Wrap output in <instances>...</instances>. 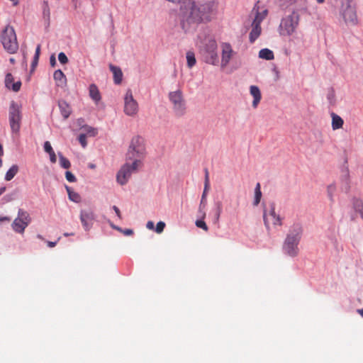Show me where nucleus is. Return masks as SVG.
<instances>
[{
    "label": "nucleus",
    "instance_id": "nucleus-42",
    "mask_svg": "<svg viewBox=\"0 0 363 363\" xmlns=\"http://www.w3.org/2000/svg\"><path fill=\"white\" fill-rule=\"evenodd\" d=\"M44 150L48 154H50V152L54 151L52 147V146H51V144H50V143L49 141L45 142V143H44Z\"/></svg>",
    "mask_w": 363,
    "mask_h": 363
},
{
    "label": "nucleus",
    "instance_id": "nucleus-15",
    "mask_svg": "<svg viewBox=\"0 0 363 363\" xmlns=\"http://www.w3.org/2000/svg\"><path fill=\"white\" fill-rule=\"evenodd\" d=\"M234 52L231 47H223L221 57V68H225L233 57Z\"/></svg>",
    "mask_w": 363,
    "mask_h": 363
},
{
    "label": "nucleus",
    "instance_id": "nucleus-23",
    "mask_svg": "<svg viewBox=\"0 0 363 363\" xmlns=\"http://www.w3.org/2000/svg\"><path fill=\"white\" fill-rule=\"evenodd\" d=\"M261 30L262 29L260 25L253 24V23H252V30L249 35L250 43H253L255 41V40L259 36Z\"/></svg>",
    "mask_w": 363,
    "mask_h": 363
},
{
    "label": "nucleus",
    "instance_id": "nucleus-41",
    "mask_svg": "<svg viewBox=\"0 0 363 363\" xmlns=\"http://www.w3.org/2000/svg\"><path fill=\"white\" fill-rule=\"evenodd\" d=\"M58 60L60 62V63H62L63 65L67 63V62H68L67 57L66 56V55L64 52H60L58 55Z\"/></svg>",
    "mask_w": 363,
    "mask_h": 363
},
{
    "label": "nucleus",
    "instance_id": "nucleus-9",
    "mask_svg": "<svg viewBox=\"0 0 363 363\" xmlns=\"http://www.w3.org/2000/svg\"><path fill=\"white\" fill-rule=\"evenodd\" d=\"M138 104L133 98L132 91L128 89L124 96V112L130 116H135L138 112Z\"/></svg>",
    "mask_w": 363,
    "mask_h": 363
},
{
    "label": "nucleus",
    "instance_id": "nucleus-50",
    "mask_svg": "<svg viewBox=\"0 0 363 363\" xmlns=\"http://www.w3.org/2000/svg\"><path fill=\"white\" fill-rule=\"evenodd\" d=\"M146 226L148 229L152 230L154 228V223L152 221H148Z\"/></svg>",
    "mask_w": 363,
    "mask_h": 363
},
{
    "label": "nucleus",
    "instance_id": "nucleus-12",
    "mask_svg": "<svg viewBox=\"0 0 363 363\" xmlns=\"http://www.w3.org/2000/svg\"><path fill=\"white\" fill-rule=\"evenodd\" d=\"M203 60L213 65H216L218 62V55L216 50V47H203L201 50Z\"/></svg>",
    "mask_w": 363,
    "mask_h": 363
},
{
    "label": "nucleus",
    "instance_id": "nucleus-27",
    "mask_svg": "<svg viewBox=\"0 0 363 363\" xmlns=\"http://www.w3.org/2000/svg\"><path fill=\"white\" fill-rule=\"evenodd\" d=\"M259 57L262 59L271 60L274 59L273 52L267 48L262 49L259 52Z\"/></svg>",
    "mask_w": 363,
    "mask_h": 363
},
{
    "label": "nucleus",
    "instance_id": "nucleus-63",
    "mask_svg": "<svg viewBox=\"0 0 363 363\" xmlns=\"http://www.w3.org/2000/svg\"><path fill=\"white\" fill-rule=\"evenodd\" d=\"M362 218L363 219V216L362 217Z\"/></svg>",
    "mask_w": 363,
    "mask_h": 363
},
{
    "label": "nucleus",
    "instance_id": "nucleus-10",
    "mask_svg": "<svg viewBox=\"0 0 363 363\" xmlns=\"http://www.w3.org/2000/svg\"><path fill=\"white\" fill-rule=\"evenodd\" d=\"M263 218L264 225L267 229L269 228L270 223L274 225H282V219L279 215L276 213L274 203L270 205L269 211L264 210Z\"/></svg>",
    "mask_w": 363,
    "mask_h": 363
},
{
    "label": "nucleus",
    "instance_id": "nucleus-19",
    "mask_svg": "<svg viewBox=\"0 0 363 363\" xmlns=\"http://www.w3.org/2000/svg\"><path fill=\"white\" fill-rule=\"evenodd\" d=\"M89 96L95 102V104H97L101 101V94H100V91L96 84H91L89 86Z\"/></svg>",
    "mask_w": 363,
    "mask_h": 363
},
{
    "label": "nucleus",
    "instance_id": "nucleus-4",
    "mask_svg": "<svg viewBox=\"0 0 363 363\" xmlns=\"http://www.w3.org/2000/svg\"><path fill=\"white\" fill-rule=\"evenodd\" d=\"M169 99L172 104V108L177 116H182L186 113V103L181 90L171 91Z\"/></svg>",
    "mask_w": 363,
    "mask_h": 363
},
{
    "label": "nucleus",
    "instance_id": "nucleus-14",
    "mask_svg": "<svg viewBox=\"0 0 363 363\" xmlns=\"http://www.w3.org/2000/svg\"><path fill=\"white\" fill-rule=\"evenodd\" d=\"M94 219V215L91 211H82L80 213V220L82 223L84 228L86 230L90 229L92 225L93 220Z\"/></svg>",
    "mask_w": 363,
    "mask_h": 363
},
{
    "label": "nucleus",
    "instance_id": "nucleus-40",
    "mask_svg": "<svg viewBox=\"0 0 363 363\" xmlns=\"http://www.w3.org/2000/svg\"><path fill=\"white\" fill-rule=\"evenodd\" d=\"M78 140L83 147L86 146V136L85 134H80L79 135Z\"/></svg>",
    "mask_w": 363,
    "mask_h": 363
},
{
    "label": "nucleus",
    "instance_id": "nucleus-54",
    "mask_svg": "<svg viewBox=\"0 0 363 363\" xmlns=\"http://www.w3.org/2000/svg\"><path fill=\"white\" fill-rule=\"evenodd\" d=\"M349 177H350L349 172H348V170H346L345 174V182H346L347 184L349 182Z\"/></svg>",
    "mask_w": 363,
    "mask_h": 363
},
{
    "label": "nucleus",
    "instance_id": "nucleus-22",
    "mask_svg": "<svg viewBox=\"0 0 363 363\" xmlns=\"http://www.w3.org/2000/svg\"><path fill=\"white\" fill-rule=\"evenodd\" d=\"M261 30L262 29L260 25L253 24V23H252V30L249 35L250 43H253L255 41V40L259 36Z\"/></svg>",
    "mask_w": 363,
    "mask_h": 363
},
{
    "label": "nucleus",
    "instance_id": "nucleus-44",
    "mask_svg": "<svg viewBox=\"0 0 363 363\" xmlns=\"http://www.w3.org/2000/svg\"><path fill=\"white\" fill-rule=\"evenodd\" d=\"M4 48H6L7 52H9L10 53H15L17 52L18 47H4Z\"/></svg>",
    "mask_w": 363,
    "mask_h": 363
},
{
    "label": "nucleus",
    "instance_id": "nucleus-43",
    "mask_svg": "<svg viewBox=\"0 0 363 363\" xmlns=\"http://www.w3.org/2000/svg\"><path fill=\"white\" fill-rule=\"evenodd\" d=\"M49 155H50V162L53 164L55 163L57 161V157H56V155H55V152L53 151V152H50L49 154Z\"/></svg>",
    "mask_w": 363,
    "mask_h": 363
},
{
    "label": "nucleus",
    "instance_id": "nucleus-30",
    "mask_svg": "<svg viewBox=\"0 0 363 363\" xmlns=\"http://www.w3.org/2000/svg\"><path fill=\"white\" fill-rule=\"evenodd\" d=\"M186 61H187V66L189 68L193 67L196 62L195 55L193 52L189 51L186 53Z\"/></svg>",
    "mask_w": 363,
    "mask_h": 363
},
{
    "label": "nucleus",
    "instance_id": "nucleus-58",
    "mask_svg": "<svg viewBox=\"0 0 363 363\" xmlns=\"http://www.w3.org/2000/svg\"><path fill=\"white\" fill-rule=\"evenodd\" d=\"M90 133H91L92 135H95L96 134V130L95 129H92Z\"/></svg>",
    "mask_w": 363,
    "mask_h": 363
},
{
    "label": "nucleus",
    "instance_id": "nucleus-33",
    "mask_svg": "<svg viewBox=\"0 0 363 363\" xmlns=\"http://www.w3.org/2000/svg\"><path fill=\"white\" fill-rule=\"evenodd\" d=\"M336 191V186L334 184H331L327 187V193L329 197V199L333 202L334 201V194Z\"/></svg>",
    "mask_w": 363,
    "mask_h": 363
},
{
    "label": "nucleus",
    "instance_id": "nucleus-11",
    "mask_svg": "<svg viewBox=\"0 0 363 363\" xmlns=\"http://www.w3.org/2000/svg\"><path fill=\"white\" fill-rule=\"evenodd\" d=\"M1 42L2 45H17V38L15 30L12 26H6L2 30L1 35Z\"/></svg>",
    "mask_w": 363,
    "mask_h": 363
},
{
    "label": "nucleus",
    "instance_id": "nucleus-28",
    "mask_svg": "<svg viewBox=\"0 0 363 363\" xmlns=\"http://www.w3.org/2000/svg\"><path fill=\"white\" fill-rule=\"evenodd\" d=\"M18 167L16 164H13L6 173L5 180L11 181L18 173Z\"/></svg>",
    "mask_w": 363,
    "mask_h": 363
},
{
    "label": "nucleus",
    "instance_id": "nucleus-51",
    "mask_svg": "<svg viewBox=\"0 0 363 363\" xmlns=\"http://www.w3.org/2000/svg\"><path fill=\"white\" fill-rule=\"evenodd\" d=\"M210 188V184L209 183H204V189L203 192H205V194H207L208 191Z\"/></svg>",
    "mask_w": 363,
    "mask_h": 363
},
{
    "label": "nucleus",
    "instance_id": "nucleus-62",
    "mask_svg": "<svg viewBox=\"0 0 363 363\" xmlns=\"http://www.w3.org/2000/svg\"><path fill=\"white\" fill-rule=\"evenodd\" d=\"M223 45L228 46V45H230V44L229 43H224Z\"/></svg>",
    "mask_w": 363,
    "mask_h": 363
},
{
    "label": "nucleus",
    "instance_id": "nucleus-36",
    "mask_svg": "<svg viewBox=\"0 0 363 363\" xmlns=\"http://www.w3.org/2000/svg\"><path fill=\"white\" fill-rule=\"evenodd\" d=\"M165 223L163 221H160L157 223L155 231L157 233H161L163 232L165 228Z\"/></svg>",
    "mask_w": 363,
    "mask_h": 363
},
{
    "label": "nucleus",
    "instance_id": "nucleus-8",
    "mask_svg": "<svg viewBox=\"0 0 363 363\" xmlns=\"http://www.w3.org/2000/svg\"><path fill=\"white\" fill-rule=\"evenodd\" d=\"M30 221L31 218L29 213L23 209H19L18 216L12 223V228L16 233H23Z\"/></svg>",
    "mask_w": 363,
    "mask_h": 363
},
{
    "label": "nucleus",
    "instance_id": "nucleus-45",
    "mask_svg": "<svg viewBox=\"0 0 363 363\" xmlns=\"http://www.w3.org/2000/svg\"><path fill=\"white\" fill-rule=\"evenodd\" d=\"M113 209L114 210V211H115L116 216H118V218L119 219H121L122 217H121V211H120L119 208L117 206H113Z\"/></svg>",
    "mask_w": 363,
    "mask_h": 363
},
{
    "label": "nucleus",
    "instance_id": "nucleus-46",
    "mask_svg": "<svg viewBox=\"0 0 363 363\" xmlns=\"http://www.w3.org/2000/svg\"><path fill=\"white\" fill-rule=\"evenodd\" d=\"M217 206H218V209H217V218H219L220 216V214L221 213V211H222V205H221V203L220 202H218L217 203Z\"/></svg>",
    "mask_w": 363,
    "mask_h": 363
},
{
    "label": "nucleus",
    "instance_id": "nucleus-38",
    "mask_svg": "<svg viewBox=\"0 0 363 363\" xmlns=\"http://www.w3.org/2000/svg\"><path fill=\"white\" fill-rule=\"evenodd\" d=\"M206 194H205V192H203L201 203L199 205V211L200 212H203V209L206 206Z\"/></svg>",
    "mask_w": 363,
    "mask_h": 363
},
{
    "label": "nucleus",
    "instance_id": "nucleus-61",
    "mask_svg": "<svg viewBox=\"0 0 363 363\" xmlns=\"http://www.w3.org/2000/svg\"><path fill=\"white\" fill-rule=\"evenodd\" d=\"M10 60V62H11V63H13V64L15 62V60H14L13 58H10V60Z\"/></svg>",
    "mask_w": 363,
    "mask_h": 363
},
{
    "label": "nucleus",
    "instance_id": "nucleus-18",
    "mask_svg": "<svg viewBox=\"0 0 363 363\" xmlns=\"http://www.w3.org/2000/svg\"><path fill=\"white\" fill-rule=\"evenodd\" d=\"M54 79L58 86H65L67 84V78L62 70L57 69L55 71L53 74Z\"/></svg>",
    "mask_w": 363,
    "mask_h": 363
},
{
    "label": "nucleus",
    "instance_id": "nucleus-6",
    "mask_svg": "<svg viewBox=\"0 0 363 363\" xmlns=\"http://www.w3.org/2000/svg\"><path fill=\"white\" fill-rule=\"evenodd\" d=\"M9 124L13 133H18L21 128V111L20 106L11 101L9 106Z\"/></svg>",
    "mask_w": 363,
    "mask_h": 363
},
{
    "label": "nucleus",
    "instance_id": "nucleus-48",
    "mask_svg": "<svg viewBox=\"0 0 363 363\" xmlns=\"http://www.w3.org/2000/svg\"><path fill=\"white\" fill-rule=\"evenodd\" d=\"M50 65L52 67H54L56 64V60H55V55H51L50 57Z\"/></svg>",
    "mask_w": 363,
    "mask_h": 363
},
{
    "label": "nucleus",
    "instance_id": "nucleus-57",
    "mask_svg": "<svg viewBox=\"0 0 363 363\" xmlns=\"http://www.w3.org/2000/svg\"><path fill=\"white\" fill-rule=\"evenodd\" d=\"M3 155H4L3 147H2V145L0 144V157L3 156Z\"/></svg>",
    "mask_w": 363,
    "mask_h": 363
},
{
    "label": "nucleus",
    "instance_id": "nucleus-26",
    "mask_svg": "<svg viewBox=\"0 0 363 363\" xmlns=\"http://www.w3.org/2000/svg\"><path fill=\"white\" fill-rule=\"evenodd\" d=\"M251 14L255 15V17H254V19L252 21L253 24L260 25L261 22L264 19L259 14V7L257 6V4H255V6L253 7Z\"/></svg>",
    "mask_w": 363,
    "mask_h": 363
},
{
    "label": "nucleus",
    "instance_id": "nucleus-24",
    "mask_svg": "<svg viewBox=\"0 0 363 363\" xmlns=\"http://www.w3.org/2000/svg\"><path fill=\"white\" fill-rule=\"evenodd\" d=\"M332 118V128L333 130H337L342 128L344 121L343 119L338 115L335 113H331Z\"/></svg>",
    "mask_w": 363,
    "mask_h": 363
},
{
    "label": "nucleus",
    "instance_id": "nucleus-25",
    "mask_svg": "<svg viewBox=\"0 0 363 363\" xmlns=\"http://www.w3.org/2000/svg\"><path fill=\"white\" fill-rule=\"evenodd\" d=\"M65 188L68 194V197L72 201L75 203H79L81 201V196L78 193L73 191V189L68 186H65Z\"/></svg>",
    "mask_w": 363,
    "mask_h": 363
},
{
    "label": "nucleus",
    "instance_id": "nucleus-1",
    "mask_svg": "<svg viewBox=\"0 0 363 363\" xmlns=\"http://www.w3.org/2000/svg\"><path fill=\"white\" fill-rule=\"evenodd\" d=\"M303 228L299 223L292 225L283 244V251L290 257H296L299 252L298 244L301 239Z\"/></svg>",
    "mask_w": 363,
    "mask_h": 363
},
{
    "label": "nucleus",
    "instance_id": "nucleus-60",
    "mask_svg": "<svg viewBox=\"0 0 363 363\" xmlns=\"http://www.w3.org/2000/svg\"><path fill=\"white\" fill-rule=\"evenodd\" d=\"M318 4H322L325 0H316Z\"/></svg>",
    "mask_w": 363,
    "mask_h": 363
},
{
    "label": "nucleus",
    "instance_id": "nucleus-56",
    "mask_svg": "<svg viewBox=\"0 0 363 363\" xmlns=\"http://www.w3.org/2000/svg\"><path fill=\"white\" fill-rule=\"evenodd\" d=\"M5 191H6V187H5V186H4V187H1V188H0V196H1V194H3L5 192Z\"/></svg>",
    "mask_w": 363,
    "mask_h": 363
},
{
    "label": "nucleus",
    "instance_id": "nucleus-52",
    "mask_svg": "<svg viewBox=\"0 0 363 363\" xmlns=\"http://www.w3.org/2000/svg\"><path fill=\"white\" fill-rule=\"evenodd\" d=\"M268 13L267 9H264L262 12H259V14L262 16V18H265Z\"/></svg>",
    "mask_w": 363,
    "mask_h": 363
},
{
    "label": "nucleus",
    "instance_id": "nucleus-16",
    "mask_svg": "<svg viewBox=\"0 0 363 363\" xmlns=\"http://www.w3.org/2000/svg\"><path fill=\"white\" fill-rule=\"evenodd\" d=\"M5 86L8 89H11L13 91H18L21 86V81L13 83V77L11 73H8L5 77Z\"/></svg>",
    "mask_w": 363,
    "mask_h": 363
},
{
    "label": "nucleus",
    "instance_id": "nucleus-29",
    "mask_svg": "<svg viewBox=\"0 0 363 363\" xmlns=\"http://www.w3.org/2000/svg\"><path fill=\"white\" fill-rule=\"evenodd\" d=\"M261 198H262V191H261L260 184L257 183L256 184V186L255 189V199H254L253 204L255 206H257L260 202Z\"/></svg>",
    "mask_w": 363,
    "mask_h": 363
},
{
    "label": "nucleus",
    "instance_id": "nucleus-17",
    "mask_svg": "<svg viewBox=\"0 0 363 363\" xmlns=\"http://www.w3.org/2000/svg\"><path fill=\"white\" fill-rule=\"evenodd\" d=\"M250 94L253 97L252 106L257 108L262 99L261 91L258 86L252 85L250 87Z\"/></svg>",
    "mask_w": 363,
    "mask_h": 363
},
{
    "label": "nucleus",
    "instance_id": "nucleus-35",
    "mask_svg": "<svg viewBox=\"0 0 363 363\" xmlns=\"http://www.w3.org/2000/svg\"><path fill=\"white\" fill-rule=\"evenodd\" d=\"M354 208L360 214L361 217L363 216V202L362 201L356 200L354 202Z\"/></svg>",
    "mask_w": 363,
    "mask_h": 363
},
{
    "label": "nucleus",
    "instance_id": "nucleus-32",
    "mask_svg": "<svg viewBox=\"0 0 363 363\" xmlns=\"http://www.w3.org/2000/svg\"><path fill=\"white\" fill-rule=\"evenodd\" d=\"M60 166L64 169H69L71 163L68 159L65 157L60 152L58 153Z\"/></svg>",
    "mask_w": 363,
    "mask_h": 363
},
{
    "label": "nucleus",
    "instance_id": "nucleus-3",
    "mask_svg": "<svg viewBox=\"0 0 363 363\" xmlns=\"http://www.w3.org/2000/svg\"><path fill=\"white\" fill-rule=\"evenodd\" d=\"M143 166L135 162H128L121 167L116 174V180L121 185H125L128 182L131 175L136 173Z\"/></svg>",
    "mask_w": 363,
    "mask_h": 363
},
{
    "label": "nucleus",
    "instance_id": "nucleus-59",
    "mask_svg": "<svg viewBox=\"0 0 363 363\" xmlns=\"http://www.w3.org/2000/svg\"><path fill=\"white\" fill-rule=\"evenodd\" d=\"M357 312L363 317V308L362 309H359Z\"/></svg>",
    "mask_w": 363,
    "mask_h": 363
},
{
    "label": "nucleus",
    "instance_id": "nucleus-39",
    "mask_svg": "<svg viewBox=\"0 0 363 363\" xmlns=\"http://www.w3.org/2000/svg\"><path fill=\"white\" fill-rule=\"evenodd\" d=\"M43 16L44 17L47 16L48 19L50 18V9L47 1L43 3Z\"/></svg>",
    "mask_w": 363,
    "mask_h": 363
},
{
    "label": "nucleus",
    "instance_id": "nucleus-55",
    "mask_svg": "<svg viewBox=\"0 0 363 363\" xmlns=\"http://www.w3.org/2000/svg\"><path fill=\"white\" fill-rule=\"evenodd\" d=\"M10 218L9 217H0V221H9Z\"/></svg>",
    "mask_w": 363,
    "mask_h": 363
},
{
    "label": "nucleus",
    "instance_id": "nucleus-37",
    "mask_svg": "<svg viewBox=\"0 0 363 363\" xmlns=\"http://www.w3.org/2000/svg\"><path fill=\"white\" fill-rule=\"evenodd\" d=\"M65 177L69 182H75L77 180L75 176L69 171L65 172Z\"/></svg>",
    "mask_w": 363,
    "mask_h": 363
},
{
    "label": "nucleus",
    "instance_id": "nucleus-34",
    "mask_svg": "<svg viewBox=\"0 0 363 363\" xmlns=\"http://www.w3.org/2000/svg\"><path fill=\"white\" fill-rule=\"evenodd\" d=\"M205 216H206V213L202 212V216H201L202 219H203L205 218ZM196 225L198 228H200L205 231H208V228L206 223L203 220H197L196 221Z\"/></svg>",
    "mask_w": 363,
    "mask_h": 363
},
{
    "label": "nucleus",
    "instance_id": "nucleus-13",
    "mask_svg": "<svg viewBox=\"0 0 363 363\" xmlns=\"http://www.w3.org/2000/svg\"><path fill=\"white\" fill-rule=\"evenodd\" d=\"M197 43L205 46L216 45V40L208 30H203L201 31L198 35Z\"/></svg>",
    "mask_w": 363,
    "mask_h": 363
},
{
    "label": "nucleus",
    "instance_id": "nucleus-7",
    "mask_svg": "<svg viewBox=\"0 0 363 363\" xmlns=\"http://www.w3.org/2000/svg\"><path fill=\"white\" fill-rule=\"evenodd\" d=\"M342 16L347 23L354 26L357 23V16L354 0H345L342 3Z\"/></svg>",
    "mask_w": 363,
    "mask_h": 363
},
{
    "label": "nucleus",
    "instance_id": "nucleus-2",
    "mask_svg": "<svg viewBox=\"0 0 363 363\" xmlns=\"http://www.w3.org/2000/svg\"><path fill=\"white\" fill-rule=\"evenodd\" d=\"M145 155L146 148L144 138L140 135L133 136L125 155V160L143 166Z\"/></svg>",
    "mask_w": 363,
    "mask_h": 363
},
{
    "label": "nucleus",
    "instance_id": "nucleus-47",
    "mask_svg": "<svg viewBox=\"0 0 363 363\" xmlns=\"http://www.w3.org/2000/svg\"><path fill=\"white\" fill-rule=\"evenodd\" d=\"M205 171V181L204 183H209V173L207 169H204Z\"/></svg>",
    "mask_w": 363,
    "mask_h": 363
},
{
    "label": "nucleus",
    "instance_id": "nucleus-49",
    "mask_svg": "<svg viewBox=\"0 0 363 363\" xmlns=\"http://www.w3.org/2000/svg\"><path fill=\"white\" fill-rule=\"evenodd\" d=\"M123 233L125 235H133V231L131 229H125V230H123Z\"/></svg>",
    "mask_w": 363,
    "mask_h": 363
},
{
    "label": "nucleus",
    "instance_id": "nucleus-21",
    "mask_svg": "<svg viewBox=\"0 0 363 363\" xmlns=\"http://www.w3.org/2000/svg\"><path fill=\"white\" fill-rule=\"evenodd\" d=\"M58 106L64 119L68 118L72 113V109L69 105L65 101H60L58 102Z\"/></svg>",
    "mask_w": 363,
    "mask_h": 363
},
{
    "label": "nucleus",
    "instance_id": "nucleus-20",
    "mask_svg": "<svg viewBox=\"0 0 363 363\" xmlns=\"http://www.w3.org/2000/svg\"><path fill=\"white\" fill-rule=\"evenodd\" d=\"M109 68L113 74L114 83L116 84H120L123 79V72L121 69L113 65H110Z\"/></svg>",
    "mask_w": 363,
    "mask_h": 363
},
{
    "label": "nucleus",
    "instance_id": "nucleus-31",
    "mask_svg": "<svg viewBox=\"0 0 363 363\" xmlns=\"http://www.w3.org/2000/svg\"><path fill=\"white\" fill-rule=\"evenodd\" d=\"M40 53V47H37L33 57V60L31 64V72L34 71L38 63L39 56Z\"/></svg>",
    "mask_w": 363,
    "mask_h": 363
},
{
    "label": "nucleus",
    "instance_id": "nucleus-53",
    "mask_svg": "<svg viewBox=\"0 0 363 363\" xmlns=\"http://www.w3.org/2000/svg\"><path fill=\"white\" fill-rule=\"evenodd\" d=\"M47 244H48V247H55L56 245L57 242H56L48 241Z\"/></svg>",
    "mask_w": 363,
    "mask_h": 363
},
{
    "label": "nucleus",
    "instance_id": "nucleus-5",
    "mask_svg": "<svg viewBox=\"0 0 363 363\" xmlns=\"http://www.w3.org/2000/svg\"><path fill=\"white\" fill-rule=\"evenodd\" d=\"M299 21V15L296 11L284 18L279 25L280 33L281 35L291 34L297 27Z\"/></svg>",
    "mask_w": 363,
    "mask_h": 363
}]
</instances>
